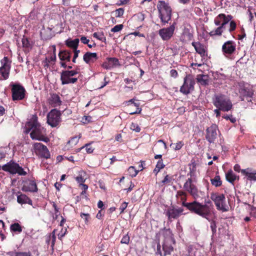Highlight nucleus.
<instances>
[{"label":"nucleus","instance_id":"nucleus-1","mask_svg":"<svg viewBox=\"0 0 256 256\" xmlns=\"http://www.w3.org/2000/svg\"><path fill=\"white\" fill-rule=\"evenodd\" d=\"M188 176H190L186 180L184 183V188L186 193L190 194L196 200L198 198L202 197L204 192L198 188L197 186L198 179L196 177L194 173L190 170L188 174Z\"/></svg>","mask_w":256,"mask_h":256},{"label":"nucleus","instance_id":"nucleus-2","mask_svg":"<svg viewBox=\"0 0 256 256\" xmlns=\"http://www.w3.org/2000/svg\"><path fill=\"white\" fill-rule=\"evenodd\" d=\"M237 90L239 94V98L241 100H246L252 102L254 96V90L248 84L240 81L237 84Z\"/></svg>","mask_w":256,"mask_h":256},{"label":"nucleus","instance_id":"nucleus-3","mask_svg":"<svg viewBox=\"0 0 256 256\" xmlns=\"http://www.w3.org/2000/svg\"><path fill=\"white\" fill-rule=\"evenodd\" d=\"M212 104L222 111L228 112L232 110L233 104L228 97L224 94H216L212 98Z\"/></svg>","mask_w":256,"mask_h":256},{"label":"nucleus","instance_id":"nucleus-4","mask_svg":"<svg viewBox=\"0 0 256 256\" xmlns=\"http://www.w3.org/2000/svg\"><path fill=\"white\" fill-rule=\"evenodd\" d=\"M212 206V203L210 200H205L204 204L195 200L194 214H197L199 216L208 220Z\"/></svg>","mask_w":256,"mask_h":256},{"label":"nucleus","instance_id":"nucleus-5","mask_svg":"<svg viewBox=\"0 0 256 256\" xmlns=\"http://www.w3.org/2000/svg\"><path fill=\"white\" fill-rule=\"evenodd\" d=\"M157 8L159 12V17L164 25L168 23L172 18V12L170 6L164 1L160 2Z\"/></svg>","mask_w":256,"mask_h":256},{"label":"nucleus","instance_id":"nucleus-6","mask_svg":"<svg viewBox=\"0 0 256 256\" xmlns=\"http://www.w3.org/2000/svg\"><path fill=\"white\" fill-rule=\"evenodd\" d=\"M2 168L4 171L10 172L12 174H16L20 176H26L27 174V172H25L24 168L20 166L18 162L13 161V160H10V162L4 164Z\"/></svg>","mask_w":256,"mask_h":256},{"label":"nucleus","instance_id":"nucleus-7","mask_svg":"<svg viewBox=\"0 0 256 256\" xmlns=\"http://www.w3.org/2000/svg\"><path fill=\"white\" fill-rule=\"evenodd\" d=\"M32 130L30 136L32 140H37L44 142L48 140V138L45 136V130L39 124L34 122L32 124Z\"/></svg>","mask_w":256,"mask_h":256},{"label":"nucleus","instance_id":"nucleus-8","mask_svg":"<svg viewBox=\"0 0 256 256\" xmlns=\"http://www.w3.org/2000/svg\"><path fill=\"white\" fill-rule=\"evenodd\" d=\"M10 86L13 100H22L24 98L26 91L23 86L20 83L11 82Z\"/></svg>","mask_w":256,"mask_h":256},{"label":"nucleus","instance_id":"nucleus-9","mask_svg":"<svg viewBox=\"0 0 256 256\" xmlns=\"http://www.w3.org/2000/svg\"><path fill=\"white\" fill-rule=\"evenodd\" d=\"M210 198L215 203V205L218 210L222 212L228 210L226 202V197L224 194H219L218 192H212L210 194Z\"/></svg>","mask_w":256,"mask_h":256},{"label":"nucleus","instance_id":"nucleus-10","mask_svg":"<svg viewBox=\"0 0 256 256\" xmlns=\"http://www.w3.org/2000/svg\"><path fill=\"white\" fill-rule=\"evenodd\" d=\"M196 81L190 75H186L184 78V82L180 86V91L184 94H188L194 89Z\"/></svg>","mask_w":256,"mask_h":256},{"label":"nucleus","instance_id":"nucleus-11","mask_svg":"<svg viewBox=\"0 0 256 256\" xmlns=\"http://www.w3.org/2000/svg\"><path fill=\"white\" fill-rule=\"evenodd\" d=\"M233 17L230 14L226 15L222 14V21L220 27H218L214 30L210 31L208 34L211 37L222 36V32L225 28V26L229 22L232 20Z\"/></svg>","mask_w":256,"mask_h":256},{"label":"nucleus","instance_id":"nucleus-12","mask_svg":"<svg viewBox=\"0 0 256 256\" xmlns=\"http://www.w3.org/2000/svg\"><path fill=\"white\" fill-rule=\"evenodd\" d=\"M1 66L0 67V76L1 78L6 80L8 78L11 68L12 61L8 57H4L0 60Z\"/></svg>","mask_w":256,"mask_h":256},{"label":"nucleus","instance_id":"nucleus-13","mask_svg":"<svg viewBox=\"0 0 256 256\" xmlns=\"http://www.w3.org/2000/svg\"><path fill=\"white\" fill-rule=\"evenodd\" d=\"M177 22L174 21L170 27L162 28L158 30V34L164 40H168L172 38L174 34L176 28L177 26Z\"/></svg>","mask_w":256,"mask_h":256},{"label":"nucleus","instance_id":"nucleus-14","mask_svg":"<svg viewBox=\"0 0 256 256\" xmlns=\"http://www.w3.org/2000/svg\"><path fill=\"white\" fill-rule=\"evenodd\" d=\"M62 114L60 110L54 109L50 111L47 116V122L52 126L56 127L58 126L61 121Z\"/></svg>","mask_w":256,"mask_h":256},{"label":"nucleus","instance_id":"nucleus-15","mask_svg":"<svg viewBox=\"0 0 256 256\" xmlns=\"http://www.w3.org/2000/svg\"><path fill=\"white\" fill-rule=\"evenodd\" d=\"M236 44L233 40H228L224 42L222 46L223 54L227 58L234 54L236 51Z\"/></svg>","mask_w":256,"mask_h":256},{"label":"nucleus","instance_id":"nucleus-16","mask_svg":"<svg viewBox=\"0 0 256 256\" xmlns=\"http://www.w3.org/2000/svg\"><path fill=\"white\" fill-rule=\"evenodd\" d=\"M176 197L180 198L182 202V206L186 208L192 213L194 212L195 200L192 202H186L187 194L185 190H178L176 194Z\"/></svg>","mask_w":256,"mask_h":256},{"label":"nucleus","instance_id":"nucleus-17","mask_svg":"<svg viewBox=\"0 0 256 256\" xmlns=\"http://www.w3.org/2000/svg\"><path fill=\"white\" fill-rule=\"evenodd\" d=\"M34 148L36 154L40 158L48 159L50 158V153L46 146L40 142H36L34 144Z\"/></svg>","mask_w":256,"mask_h":256},{"label":"nucleus","instance_id":"nucleus-18","mask_svg":"<svg viewBox=\"0 0 256 256\" xmlns=\"http://www.w3.org/2000/svg\"><path fill=\"white\" fill-rule=\"evenodd\" d=\"M184 211V208L170 206L166 211V216H168V220L172 222V219H178L182 216Z\"/></svg>","mask_w":256,"mask_h":256},{"label":"nucleus","instance_id":"nucleus-19","mask_svg":"<svg viewBox=\"0 0 256 256\" xmlns=\"http://www.w3.org/2000/svg\"><path fill=\"white\" fill-rule=\"evenodd\" d=\"M218 127L216 124H212L206 130V139L210 143H214L218 136Z\"/></svg>","mask_w":256,"mask_h":256},{"label":"nucleus","instance_id":"nucleus-20","mask_svg":"<svg viewBox=\"0 0 256 256\" xmlns=\"http://www.w3.org/2000/svg\"><path fill=\"white\" fill-rule=\"evenodd\" d=\"M22 190L26 192H37L38 188L36 180L27 179L26 180L24 181V184L22 188Z\"/></svg>","mask_w":256,"mask_h":256},{"label":"nucleus","instance_id":"nucleus-21","mask_svg":"<svg viewBox=\"0 0 256 256\" xmlns=\"http://www.w3.org/2000/svg\"><path fill=\"white\" fill-rule=\"evenodd\" d=\"M60 81L62 85L66 84H74L78 80L77 78H70L68 73V70H64L60 74Z\"/></svg>","mask_w":256,"mask_h":256},{"label":"nucleus","instance_id":"nucleus-22","mask_svg":"<svg viewBox=\"0 0 256 256\" xmlns=\"http://www.w3.org/2000/svg\"><path fill=\"white\" fill-rule=\"evenodd\" d=\"M120 66V61L118 59L116 58H106V60L101 65L106 70H110L112 68L114 67Z\"/></svg>","mask_w":256,"mask_h":256},{"label":"nucleus","instance_id":"nucleus-23","mask_svg":"<svg viewBox=\"0 0 256 256\" xmlns=\"http://www.w3.org/2000/svg\"><path fill=\"white\" fill-rule=\"evenodd\" d=\"M242 174L247 180L256 182V170H253L252 168L242 169Z\"/></svg>","mask_w":256,"mask_h":256},{"label":"nucleus","instance_id":"nucleus-24","mask_svg":"<svg viewBox=\"0 0 256 256\" xmlns=\"http://www.w3.org/2000/svg\"><path fill=\"white\" fill-rule=\"evenodd\" d=\"M192 44L196 52L200 54L202 59L207 56L206 50L204 44L199 42H193Z\"/></svg>","mask_w":256,"mask_h":256},{"label":"nucleus","instance_id":"nucleus-25","mask_svg":"<svg viewBox=\"0 0 256 256\" xmlns=\"http://www.w3.org/2000/svg\"><path fill=\"white\" fill-rule=\"evenodd\" d=\"M48 103L52 107H58L62 104L60 98L57 94H50L48 99Z\"/></svg>","mask_w":256,"mask_h":256},{"label":"nucleus","instance_id":"nucleus-26","mask_svg":"<svg viewBox=\"0 0 256 256\" xmlns=\"http://www.w3.org/2000/svg\"><path fill=\"white\" fill-rule=\"evenodd\" d=\"M98 58L97 53L86 52L84 56V61L86 64L94 63Z\"/></svg>","mask_w":256,"mask_h":256},{"label":"nucleus","instance_id":"nucleus-27","mask_svg":"<svg viewBox=\"0 0 256 256\" xmlns=\"http://www.w3.org/2000/svg\"><path fill=\"white\" fill-rule=\"evenodd\" d=\"M19 194L17 196V202L21 204H28L30 205H32V200L30 198L27 196L25 194H22L18 192Z\"/></svg>","mask_w":256,"mask_h":256},{"label":"nucleus","instance_id":"nucleus-28","mask_svg":"<svg viewBox=\"0 0 256 256\" xmlns=\"http://www.w3.org/2000/svg\"><path fill=\"white\" fill-rule=\"evenodd\" d=\"M226 180L232 184H234L235 180H240V176L236 175L232 170H228L226 174Z\"/></svg>","mask_w":256,"mask_h":256},{"label":"nucleus","instance_id":"nucleus-29","mask_svg":"<svg viewBox=\"0 0 256 256\" xmlns=\"http://www.w3.org/2000/svg\"><path fill=\"white\" fill-rule=\"evenodd\" d=\"M126 103L128 106H134L136 108L135 111H130V115H133V114H140L142 112V108H140V102H136L134 98L128 100V102H126Z\"/></svg>","mask_w":256,"mask_h":256},{"label":"nucleus","instance_id":"nucleus-30","mask_svg":"<svg viewBox=\"0 0 256 256\" xmlns=\"http://www.w3.org/2000/svg\"><path fill=\"white\" fill-rule=\"evenodd\" d=\"M71 55V52L66 50H60L58 54L59 58L61 61H70Z\"/></svg>","mask_w":256,"mask_h":256},{"label":"nucleus","instance_id":"nucleus-31","mask_svg":"<svg viewBox=\"0 0 256 256\" xmlns=\"http://www.w3.org/2000/svg\"><path fill=\"white\" fill-rule=\"evenodd\" d=\"M79 42L80 39L78 38H75L74 40L68 39L66 41V44L67 46L75 50V48H78Z\"/></svg>","mask_w":256,"mask_h":256},{"label":"nucleus","instance_id":"nucleus-32","mask_svg":"<svg viewBox=\"0 0 256 256\" xmlns=\"http://www.w3.org/2000/svg\"><path fill=\"white\" fill-rule=\"evenodd\" d=\"M80 138L81 134H79L78 136H75L71 138L70 140L68 141L66 146H68V148H72L73 146L76 145L77 143L78 142Z\"/></svg>","mask_w":256,"mask_h":256},{"label":"nucleus","instance_id":"nucleus-33","mask_svg":"<svg viewBox=\"0 0 256 256\" xmlns=\"http://www.w3.org/2000/svg\"><path fill=\"white\" fill-rule=\"evenodd\" d=\"M10 230L15 234H20L22 232V228L18 222H14L10 225Z\"/></svg>","mask_w":256,"mask_h":256},{"label":"nucleus","instance_id":"nucleus-34","mask_svg":"<svg viewBox=\"0 0 256 256\" xmlns=\"http://www.w3.org/2000/svg\"><path fill=\"white\" fill-rule=\"evenodd\" d=\"M198 82L200 83L202 85L206 86L208 84V80L206 75L200 74L197 76Z\"/></svg>","mask_w":256,"mask_h":256},{"label":"nucleus","instance_id":"nucleus-35","mask_svg":"<svg viewBox=\"0 0 256 256\" xmlns=\"http://www.w3.org/2000/svg\"><path fill=\"white\" fill-rule=\"evenodd\" d=\"M210 182L212 186L216 187L222 186V180H221L220 176L218 175L216 176L214 178H211Z\"/></svg>","mask_w":256,"mask_h":256},{"label":"nucleus","instance_id":"nucleus-36","mask_svg":"<svg viewBox=\"0 0 256 256\" xmlns=\"http://www.w3.org/2000/svg\"><path fill=\"white\" fill-rule=\"evenodd\" d=\"M162 249L164 250V256L168 254H170V252L174 250L172 246L171 245H167L166 244H163Z\"/></svg>","mask_w":256,"mask_h":256},{"label":"nucleus","instance_id":"nucleus-37","mask_svg":"<svg viewBox=\"0 0 256 256\" xmlns=\"http://www.w3.org/2000/svg\"><path fill=\"white\" fill-rule=\"evenodd\" d=\"M86 148V152L88 154H92V153L93 151L94 150V148L91 146L90 144H86L84 146H82L81 148H77L76 150V152H78L82 148Z\"/></svg>","mask_w":256,"mask_h":256},{"label":"nucleus","instance_id":"nucleus-38","mask_svg":"<svg viewBox=\"0 0 256 256\" xmlns=\"http://www.w3.org/2000/svg\"><path fill=\"white\" fill-rule=\"evenodd\" d=\"M56 230H54L52 234H50L48 239L46 240V242L48 244L50 243V242L52 241V246L53 247L55 244V242L56 240V236L55 235V232H56Z\"/></svg>","mask_w":256,"mask_h":256},{"label":"nucleus","instance_id":"nucleus-39","mask_svg":"<svg viewBox=\"0 0 256 256\" xmlns=\"http://www.w3.org/2000/svg\"><path fill=\"white\" fill-rule=\"evenodd\" d=\"M208 220L210 222V228L212 232V235H214L216 232V222L215 220H210L208 218Z\"/></svg>","mask_w":256,"mask_h":256},{"label":"nucleus","instance_id":"nucleus-40","mask_svg":"<svg viewBox=\"0 0 256 256\" xmlns=\"http://www.w3.org/2000/svg\"><path fill=\"white\" fill-rule=\"evenodd\" d=\"M138 172L139 170H136L134 166H130L128 168V172L130 176L132 178H134V176H137Z\"/></svg>","mask_w":256,"mask_h":256},{"label":"nucleus","instance_id":"nucleus-41","mask_svg":"<svg viewBox=\"0 0 256 256\" xmlns=\"http://www.w3.org/2000/svg\"><path fill=\"white\" fill-rule=\"evenodd\" d=\"M184 145V143L183 141H179L176 144H171L170 146H172V148L174 149L175 150H178L182 148V146Z\"/></svg>","mask_w":256,"mask_h":256},{"label":"nucleus","instance_id":"nucleus-42","mask_svg":"<svg viewBox=\"0 0 256 256\" xmlns=\"http://www.w3.org/2000/svg\"><path fill=\"white\" fill-rule=\"evenodd\" d=\"M172 176L166 174L164 178V180L161 181V184H170L172 182Z\"/></svg>","mask_w":256,"mask_h":256},{"label":"nucleus","instance_id":"nucleus-43","mask_svg":"<svg viewBox=\"0 0 256 256\" xmlns=\"http://www.w3.org/2000/svg\"><path fill=\"white\" fill-rule=\"evenodd\" d=\"M222 14H219L214 20V22L216 26H220L222 25Z\"/></svg>","mask_w":256,"mask_h":256},{"label":"nucleus","instance_id":"nucleus-44","mask_svg":"<svg viewBox=\"0 0 256 256\" xmlns=\"http://www.w3.org/2000/svg\"><path fill=\"white\" fill-rule=\"evenodd\" d=\"M12 256H34L30 251L28 252H17Z\"/></svg>","mask_w":256,"mask_h":256},{"label":"nucleus","instance_id":"nucleus-45","mask_svg":"<svg viewBox=\"0 0 256 256\" xmlns=\"http://www.w3.org/2000/svg\"><path fill=\"white\" fill-rule=\"evenodd\" d=\"M163 235L166 238H172V233L170 229H166L164 228L163 230Z\"/></svg>","mask_w":256,"mask_h":256},{"label":"nucleus","instance_id":"nucleus-46","mask_svg":"<svg viewBox=\"0 0 256 256\" xmlns=\"http://www.w3.org/2000/svg\"><path fill=\"white\" fill-rule=\"evenodd\" d=\"M240 34L238 35V39L242 40L246 36V34L243 26H242L240 28Z\"/></svg>","mask_w":256,"mask_h":256},{"label":"nucleus","instance_id":"nucleus-47","mask_svg":"<svg viewBox=\"0 0 256 256\" xmlns=\"http://www.w3.org/2000/svg\"><path fill=\"white\" fill-rule=\"evenodd\" d=\"M80 217L82 218H84V220L85 224H88L90 222V214L81 212L80 213Z\"/></svg>","mask_w":256,"mask_h":256},{"label":"nucleus","instance_id":"nucleus-48","mask_svg":"<svg viewBox=\"0 0 256 256\" xmlns=\"http://www.w3.org/2000/svg\"><path fill=\"white\" fill-rule=\"evenodd\" d=\"M236 26L237 25L236 21L232 20L230 22V28H228V32H232L236 30Z\"/></svg>","mask_w":256,"mask_h":256},{"label":"nucleus","instance_id":"nucleus-49","mask_svg":"<svg viewBox=\"0 0 256 256\" xmlns=\"http://www.w3.org/2000/svg\"><path fill=\"white\" fill-rule=\"evenodd\" d=\"M22 42L24 48H28L30 46L28 38H26V37L24 36L22 40Z\"/></svg>","mask_w":256,"mask_h":256},{"label":"nucleus","instance_id":"nucleus-50","mask_svg":"<svg viewBox=\"0 0 256 256\" xmlns=\"http://www.w3.org/2000/svg\"><path fill=\"white\" fill-rule=\"evenodd\" d=\"M124 14V8H120L115 11V16L117 18L122 17Z\"/></svg>","mask_w":256,"mask_h":256},{"label":"nucleus","instance_id":"nucleus-51","mask_svg":"<svg viewBox=\"0 0 256 256\" xmlns=\"http://www.w3.org/2000/svg\"><path fill=\"white\" fill-rule=\"evenodd\" d=\"M130 129L135 130L136 132H140V126H138V124L134 122L130 124Z\"/></svg>","mask_w":256,"mask_h":256},{"label":"nucleus","instance_id":"nucleus-52","mask_svg":"<svg viewBox=\"0 0 256 256\" xmlns=\"http://www.w3.org/2000/svg\"><path fill=\"white\" fill-rule=\"evenodd\" d=\"M56 58V47H54V52L52 55L48 58H46V60H48V62H54Z\"/></svg>","mask_w":256,"mask_h":256},{"label":"nucleus","instance_id":"nucleus-53","mask_svg":"<svg viewBox=\"0 0 256 256\" xmlns=\"http://www.w3.org/2000/svg\"><path fill=\"white\" fill-rule=\"evenodd\" d=\"M124 28V25L122 24H118L114 26V27L112 28L110 31L112 32H118L122 30Z\"/></svg>","mask_w":256,"mask_h":256},{"label":"nucleus","instance_id":"nucleus-54","mask_svg":"<svg viewBox=\"0 0 256 256\" xmlns=\"http://www.w3.org/2000/svg\"><path fill=\"white\" fill-rule=\"evenodd\" d=\"M93 36L98 40H102L104 38V34L103 33H98V32H95L92 34Z\"/></svg>","mask_w":256,"mask_h":256},{"label":"nucleus","instance_id":"nucleus-55","mask_svg":"<svg viewBox=\"0 0 256 256\" xmlns=\"http://www.w3.org/2000/svg\"><path fill=\"white\" fill-rule=\"evenodd\" d=\"M130 240V236L128 234H126V235L124 236H122V238L121 239V243L128 244L129 243Z\"/></svg>","mask_w":256,"mask_h":256},{"label":"nucleus","instance_id":"nucleus-56","mask_svg":"<svg viewBox=\"0 0 256 256\" xmlns=\"http://www.w3.org/2000/svg\"><path fill=\"white\" fill-rule=\"evenodd\" d=\"M80 68H78V67L76 68L74 70H68V73L70 74V77L72 78V76H74L76 74H77L79 72Z\"/></svg>","mask_w":256,"mask_h":256},{"label":"nucleus","instance_id":"nucleus-57","mask_svg":"<svg viewBox=\"0 0 256 256\" xmlns=\"http://www.w3.org/2000/svg\"><path fill=\"white\" fill-rule=\"evenodd\" d=\"M67 232V229L66 228H65L64 230L63 228H62L61 230L59 232L58 234V238L60 240H62V238L64 236V235Z\"/></svg>","mask_w":256,"mask_h":256},{"label":"nucleus","instance_id":"nucleus-58","mask_svg":"<svg viewBox=\"0 0 256 256\" xmlns=\"http://www.w3.org/2000/svg\"><path fill=\"white\" fill-rule=\"evenodd\" d=\"M128 206V203L126 202H124L121 204L120 206V214L123 213L124 212L125 209L126 208L127 206Z\"/></svg>","mask_w":256,"mask_h":256},{"label":"nucleus","instance_id":"nucleus-59","mask_svg":"<svg viewBox=\"0 0 256 256\" xmlns=\"http://www.w3.org/2000/svg\"><path fill=\"white\" fill-rule=\"evenodd\" d=\"M204 62L202 59V58L200 60V63L196 62H194L191 64L190 66L192 67V68L194 69V66H202L204 65Z\"/></svg>","mask_w":256,"mask_h":256},{"label":"nucleus","instance_id":"nucleus-60","mask_svg":"<svg viewBox=\"0 0 256 256\" xmlns=\"http://www.w3.org/2000/svg\"><path fill=\"white\" fill-rule=\"evenodd\" d=\"M76 178V182L80 184H82L84 183V182L86 180V179L82 177V175L77 176V177L76 178Z\"/></svg>","mask_w":256,"mask_h":256},{"label":"nucleus","instance_id":"nucleus-61","mask_svg":"<svg viewBox=\"0 0 256 256\" xmlns=\"http://www.w3.org/2000/svg\"><path fill=\"white\" fill-rule=\"evenodd\" d=\"M156 166L158 168H159V170H160L162 168H164L165 165L164 164L163 160L162 159L159 160L157 162Z\"/></svg>","mask_w":256,"mask_h":256},{"label":"nucleus","instance_id":"nucleus-62","mask_svg":"<svg viewBox=\"0 0 256 256\" xmlns=\"http://www.w3.org/2000/svg\"><path fill=\"white\" fill-rule=\"evenodd\" d=\"M232 115H230V116H228V115H226V116H222V118L226 119V120H230V122H232V123H234V122H236V119L235 118H232Z\"/></svg>","mask_w":256,"mask_h":256},{"label":"nucleus","instance_id":"nucleus-63","mask_svg":"<svg viewBox=\"0 0 256 256\" xmlns=\"http://www.w3.org/2000/svg\"><path fill=\"white\" fill-rule=\"evenodd\" d=\"M92 118L90 116H84L82 118V120L84 123H88V122H90Z\"/></svg>","mask_w":256,"mask_h":256},{"label":"nucleus","instance_id":"nucleus-64","mask_svg":"<svg viewBox=\"0 0 256 256\" xmlns=\"http://www.w3.org/2000/svg\"><path fill=\"white\" fill-rule=\"evenodd\" d=\"M80 41L84 44H88L90 40L87 38L85 36H82L80 38Z\"/></svg>","mask_w":256,"mask_h":256}]
</instances>
